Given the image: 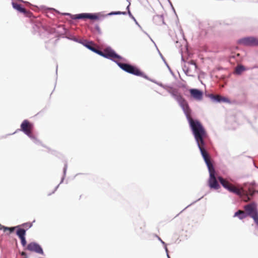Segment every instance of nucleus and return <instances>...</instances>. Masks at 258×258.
I'll use <instances>...</instances> for the list:
<instances>
[{
  "mask_svg": "<svg viewBox=\"0 0 258 258\" xmlns=\"http://www.w3.org/2000/svg\"><path fill=\"white\" fill-rule=\"evenodd\" d=\"M24 258H28V257H27V256H25V257H24Z\"/></svg>",
  "mask_w": 258,
  "mask_h": 258,
  "instance_id": "nucleus-25",
  "label": "nucleus"
},
{
  "mask_svg": "<svg viewBox=\"0 0 258 258\" xmlns=\"http://www.w3.org/2000/svg\"><path fill=\"white\" fill-rule=\"evenodd\" d=\"M190 94L194 99L197 100H201L203 98V92L196 89H191L189 90Z\"/></svg>",
  "mask_w": 258,
  "mask_h": 258,
  "instance_id": "nucleus-14",
  "label": "nucleus"
},
{
  "mask_svg": "<svg viewBox=\"0 0 258 258\" xmlns=\"http://www.w3.org/2000/svg\"><path fill=\"white\" fill-rule=\"evenodd\" d=\"M21 255L24 256V257L27 256V254L24 251H22V252H21Z\"/></svg>",
  "mask_w": 258,
  "mask_h": 258,
  "instance_id": "nucleus-24",
  "label": "nucleus"
},
{
  "mask_svg": "<svg viewBox=\"0 0 258 258\" xmlns=\"http://www.w3.org/2000/svg\"><path fill=\"white\" fill-rule=\"evenodd\" d=\"M234 217H238L240 219H243L246 217V214L243 211L238 210L234 215Z\"/></svg>",
  "mask_w": 258,
  "mask_h": 258,
  "instance_id": "nucleus-17",
  "label": "nucleus"
},
{
  "mask_svg": "<svg viewBox=\"0 0 258 258\" xmlns=\"http://www.w3.org/2000/svg\"><path fill=\"white\" fill-rule=\"evenodd\" d=\"M120 14H123V15H125L126 14V12H120V11H118V12H111V13L109 14V15H120Z\"/></svg>",
  "mask_w": 258,
  "mask_h": 258,
  "instance_id": "nucleus-23",
  "label": "nucleus"
},
{
  "mask_svg": "<svg viewBox=\"0 0 258 258\" xmlns=\"http://www.w3.org/2000/svg\"><path fill=\"white\" fill-rule=\"evenodd\" d=\"M84 45L92 51H94V49L95 48L93 46L94 45V44L92 41L86 42L85 43H84Z\"/></svg>",
  "mask_w": 258,
  "mask_h": 258,
  "instance_id": "nucleus-18",
  "label": "nucleus"
},
{
  "mask_svg": "<svg viewBox=\"0 0 258 258\" xmlns=\"http://www.w3.org/2000/svg\"><path fill=\"white\" fill-rule=\"evenodd\" d=\"M252 218L253 219L256 224L258 225V213L255 215L252 216Z\"/></svg>",
  "mask_w": 258,
  "mask_h": 258,
  "instance_id": "nucleus-22",
  "label": "nucleus"
},
{
  "mask_svg": "<svg viewBox=\"0 0 258 258\" xmlns=\"http://www.w3.org/2000/svg\"><path fill=\"white\" fill-rule=\"evenodd\" d=\"M244 71V68L242 66H238L236 68L235 72L236 74H240L242 72Z\"/></svg>",
  "mask_w": 258,
  "mask_h": 258,
  "instance_id": "nucleus-19",
  "label": "nucleus"
},
{
  "mask_svg": "<svg viewBox=\"0 0 258 258\" xmlns=\"http://www.w3.org/2000/svg\"><path fill=\"white\" fill-rule=\"evenodd\" d=\"M12 6L14 9L17 10L20 13H23L26 17H31L32 13L30 11H27L25 8H23L21 5L17 3L13 2Z\"/></svg>",
  "mask_w": 258,
  "mask_h": 258,
  "instance_id": "nucleus-12",
  "label": "nucleus"
},
{
  "mask_svg": "<svg viewBox=\"0 0 258 258\" xmlns=\"http://www.w3.org/2000/svg\"><path fill=\"white\" fill-rule=\"evenodd\" d=\"M16 234L21 240V243L24 248L27 245L25 238L26 230L24 229L19 228L17 230Z\"/></svg>",
  "mask_w": 258,
  "mask_h": 258,
  "instance_id": "nucleus-13",
  "label": "nucleus"
},
{
  "mask_svg": "<svg viewBox=\"0 0 258 258\" xmlns=\"http://www.w3.org/2000/svg\"><path fill=\"white\" fill-rule=\"evenodd\" d=\"M238 43L244 46H258V38L254 37H247L238 40Z\"/></svg>",
  "mask_w": 258,
  "mask_h": 258,
  "instance_id": "nucleus-7",
  "label": "nucleus"
},
{
  "mask_svg": "<svg viewBox=\"0 0 258 258\" xmlns=\"http://www.w3.org/2000/svg\"><path fill=\"white\" fill-rule=\"evenodd\" d=\"M118 66L123 71L137 76H141L142 73L137 68L127 64L121 62H117Z\"/></svg>",
  "mask_w": 258,
  "mask_h": 258,
  "instance_id": "nucleus-4",
  "label": "nucleus"
},
{
  "mask_svg": "<svg viewBox=\"0 0 258 258\" xmlns=\"http://www.w3.org/2000/svg\"><path fill=\"white\" fill-rule=\"evenodd\" d=\"M32 226V224L31 223H26L21 225L26 231L31 228Z\"/></svg>",
  "mask_w": 258,
  "mask_h": 258,
  "instance_id": "nucleus-20",
  "label": "nucleus"
},
{
  "mask_svg": "<svg viewBox=\"0 0 258 258\" xmlns=\"http://www.w3.org/2000/svg\"><path fill=\"white\" fill-rule=\"evenodd\" d=\"M24 249L30 252H34L38 254L44 255V252L41 246L35 242H31L28 243Z\"/></svg>",
  "mask_w": 258,
  "mask_h": 258,
  "instance_id": "nucleus-6",
  "label": "nucleus"
},
{
  "mask_svg": "<svg viewBox=\"0 0 258 258\" xmlns=\"http://www.w3.org/2000/svg\"><path fill=\"white\" fill-rule=\"evenodd\" d=\"M211 98L217 102H230L229 100L226 97H222L219 95H211Z\"/></svg>",
  "mask_w": 258,
  "mask_h": 258,
  "instance_id": "nucleus-16",
  "label": "nucleus"
},
{
  "mask_svg": "<svg viewBox=\"0 0 258 258\" xmlns=\"http://www.w3.org/2000/svg\"><path fill=\"white\" fill-rule=\"evenodd\" d=\"M206 139H201V141L198 140L196 141V142L209 171L210 177L208 180V185L211 188L218 189L220 188V185L215 177V171L210 160V155L205 148V143L204 140Z\"/></svg>",
  "mask_w": 258,
  "mask_h": 258,
  "instance_id": "nucleus-2",
  "label": "nucleus"
},
{
  "mask_svg": "<svg viewBox=\"0 0 258 258\" xmlns=\"http://www.w3.org/2000/svg\"><path fill=\"white\" fill-rule=\"evenodd\" d=\"M21 131L29 137H32L33 124L27 120H24L21 124Z\"/></svg>",
  "mask_w": 258,
  "mask_h": 258,
  "instance_id": "nucleus-8",
  "label": "nucleus"
},
{
  "mask_svg": "<svg viewBox=\"0 0 258 258\" xmlns=\"http://www.w3.org/2000/svg\"><path fill=\"white\" fill-rule=\"evenodd\" d=\"M71 18L73 19H89L91 20H97L98 17L96 14L90 13H82L77 15H71Z\"/></svg>",
  "mask_w": 258,
  "mask_h": 258,
  "instance_id": "nucleus-10",
  "label": "nucleus"
},
{
  "mask_svg": "<svg viewBox=\"0 0 258 258\" xmlns=\"http://www.w3.org/2000/svg\"><path fill=\"white\" fill-rule=\"evenodd\" d=\"M20 226H17L15 227H8L5 226H3L0 224V230H3L4 232H7L8 235H10L12 233H13L15 229H17V230L20 228Z\"/></svg>",
  "mask_w": 258,
  "mask_h": 258,
  "instance_id": "nucleus-15",
  "label": "nucleus"
},
{
  "mask_svg": "<svg viewBox=\"0 0 258 258\" xmlns=\"http://www.w3.org/2000/svg\"><path fill=\"white\" fill-rule=\"evenodd\" d=\"M103 57L112 59L116 63L118 62L116 59L119 60L121 59V57L120 56L116 54L114 50L110 48H106L104 50Z\"/></svg>",
  "mask_w": 258,
  "mask_h": 258,
  "instance_id": "nucleus-9",
  "label": "nucleus"
},
{
  "mask_svg": "<svg viewBox=\"0 0 258 258\" xmlns=\"http://www.w3.org/2000/svg\"><path fill=\"white\" fill-rule=\"evenodd\" d=\"M93 52L99 54L100 55L102 56H103V55H104V51H102L101 50H98L96 48H95L94 49V51H93Z\"/></svg>",
  "mask_w": 258,
  "mask_h": 258,
  "instance_id": "nucleus-21",
  "label": "nucleus"
},
{
  "mask_svg": "<svg viewBox=\"0 0 258 258\" xmlns=\"http://www.w3.org/2000/svg\"><path fill=\"white\" fill-rule=\"evenodd\" d=\"M244 208L248 215L251 218L252 216L258 214L256 205L254 203L248 204L245 206Z\"/></svg>",
  "mask_w": 258,
  "mask_h": 258,
  "instance_id": "nucleus-11",
  "label": "nucleus"
},
{
  "mask_svg": "<svg viewBox=\"0 0 258 258\" xmlns=\"http://www.w3.org/2000/svg\"><path fill=\"white\" fill-rule=\"evenodd\" d=\"M173 95L182 107L188 120L196 141L198 140L201 141V139L206 138L207 137L206 131L200 121L194 120L191 117V111L185 100L180 94H175Z\"/></svg>",
  "mask_w": 258,
  "mask_h": 258,
  "instance_id": "nucleus-1",
  "label": "nucleus"
},
{
  "mask_svg": "<svg viewBox=\"0 0 258 258\" xmlns=\"http://www.w3.org/2000/svg\"><path fill=\"white\" fill-rule=\"evenodd\" d=\"M218 179L221 184L224 188L228 189L229 191L239 196L242 200L245 202L250 200L249 196L252 197L255 191L252 186H250L248 188V191H246L242 188H239L236 187L228 180L221 177H219Z\"/></svg>",
  "mask_w": 258,
  "mask_h": 258,
  "instance_id": "nucleus-3",
  "label": "nucleus"
},
{
  "mask_svg": "<svg viewBox=\"0 0 258 258\" xmlns=\"http://www.w3.org/2000/svg\"><path fill=\"white\" fill-rule=\"evenodd\" d=\"M197 69V66L196 62L191 60L184 64L183 69L186 75L194 76Z\"/></svg>",
  "mask_w": 258,
  "mask_h": 258,
  "instance_id": "nucleus-5",
  "label": "nucleus"
}]
</instances>
